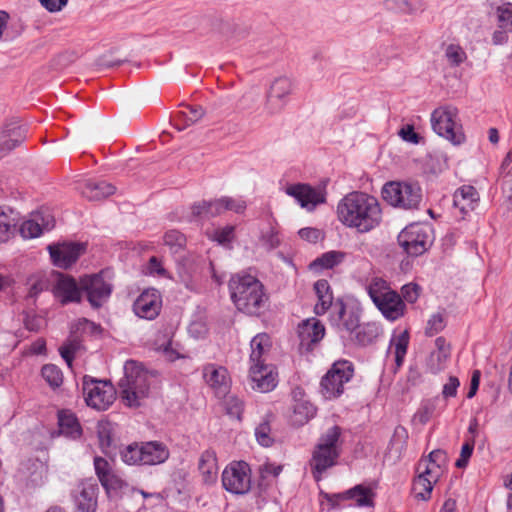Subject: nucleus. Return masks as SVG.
Instances as JSON below:
<instances>
[{
    "label": "nucleus",
    "instance_id": "obj_1",
    "mask_svg": "<svg viewBox=\"0 0 512 512\" xmlns=\"http://www.w3.org/2000/svg\"><path fill=\"white\" fill-rule=\"evenodd\" d=\"M336 215L339 222L359 233H368L382 222V209L379 201L367 193L351 192L337 204Z\"/></svg>",
    "mask_w": 512,
    "mask_h": 512
},
{
    "label": "nucleus",
    "instance_id": "obj_2",
    "mask_svg": "<svg viewBox=\"0 0 512 512\" xmlns=\"http://www.w3.org/2000/svg\"><path fill=\"white\" fill-rule=\"evenodd\" d=\"M230 297L236 308L248 315H259L268 305L269 296L261 281L250 274H236L229 281Z\"/></svg>",
    "mask_w": 512,
    "mask_h": 512
},
{
    "label": "nucleus",
    "instance_id": "obj_3",
    "mask_svg": "<svg viewBox=\"0 0 512 512\" xmlns=\"http://www.w3.org/2000/svg\"><path fill=\"white\" fill-rule=\"evenodd\" d=\"M341 434L342 429L334 425L320 435L309 461L316 481L321 479L324 472L336 465L342 450Z\"/></svg>",
    "mask_w": 512,
    "mask_h": 512
},
{
    "label": "nucleus",
    "instance_id": "obj_4",
    "mask_svg": "<svg viewBox=\"0 0 512 512\" xmlns=\"http://www.w3.org/2000/svg\"><path fill=\"white\" fill-rule=\"evenodd\" d=\"M151 376L136 361L124 365V377L119 381L120 397L131 408L141 406L150 395Z\"/></svg>",
    "mask_w": 512,
    "mask_h": 512
},
{
    "label": "nucleus",
    "instance_id": "obj_5",
    "mask_svg": "<svg viewBox=\"0 0 512 512\" xmlns=\"http://www.w3.org/2000/svg\"><path fill=\"white\" fill-rule=\"evenodd\" d=\"M122 461L127 465H158L169 457L167 447L160 442L132 443L120 451Z\"/></svg>",
    "mask_w": 512,
    "mask_h": 512
},
{
    "label": "nucleus",
    "instance_id": "obj_6",
    "mask_svg": "<svg viewBox=\"0 0 512 512\" xmlns=\"http://www.w3.org/2000/svg\"><path fill=\"white\" fill-rule=\"evenodd\" d=\"M382 197L393 207L414 210L422 202V189L417 182L392 181L383 186Z\"/></svg>",
    "mask_w": 512,
    "mask_h": 512
},
{
    "label": "nucleus",
    "instance_id": "obj_7",
    "mask_svg": "<svg viewBox=\"0 0 512 512\" xmlns=\"http://www.w3.org/2000/svg\"><path fill=\"white\" fill-rule=\"evenodd\" d=\"M354 375V365L348 360L335 361L320 381V393L327 400L340 397Z\"/></svg>",
    "mask_w": 512,
    "mask_h": 512
},
{
    "label": "nucleus",
    "instance_id": "obj_8",
    "mask_svg": "<svg viewBox=\"0 0 512 512\" xmlns=\"http://www.w3.org/2000/svg\"><path fill=\"white\" fill-rule=\"evenodd\" d=\"M223 211L224 203L222 200L202 201L192 206V214L201 220L208 238L218 244L224 243V229L221 226Z\"/></svg>",
    "mask_w": 512,
    "mask_h": 512
},
{
    "label": "nucleus",
    "instance_id": "obj_9",
    "mask_svg": "<svg viewBox=\"0 0 512 512\" xmlns=\"http://www.w3.org/2000/svg\"><path fill=\"white\" fill-rule=\"evenodd\" d=\"M431 125L439 136L455 145L465 140L462 126L458 123V110L455 107L444 106L435 109L431 115Z\"/></svg>",
    "mask_w": 512,
    "mask_h": 512
},
{
    "label": "nucleus",
    "instance_id": "obj_10",
    "mask_svg": "<svg viewBox=\"0 0 512 512\" xmlns=\"http://www.w3.org/2000/svg\"><path fill=\"white\" fill-rule=\"evenodd\" d=\"M398 244L410 256L422 255L432 244L431 229L428 225L413 223L398 235Z\"/></svg>",
    "mask_w": 512,
    "mask_h": 512
},
{
    "label": "nucleus",
    "instance_id": "obj_11",
    "mask_svg": "<svg viewBox=\"0 0 512 512\" xmlns=\"http://www.w3.org/2000/svg\"><path fill=\"white\" fill-rule=\"evenodd\" d=\"M82 389L86 404L99 411L108 409L116 398V390L108 381L84 376Z\"/></svg>",
    "mask_w": 512,
    "mask_h": 512
},
{
    "label": "nucleus",
    "instance_id": "obj_12",
    "mask_svg": "<svg viewBox=\"0 0 512 512\" xmlns=\"http://www.w3.org/2000/svg\"><path fill=\"white\" fill-rule=\"evenodd\" d=\"M285 193L309 212L314 211L318 205L324 204L327 196L324 186L314 187L306 183L290 184L285 188Z\"/></svg>",
    "mask_w": 512,
    "mask_h": 512
},
{
    "label": "nucleus",
    "instance_id": "obj_13",
    "mask_svg": "<svg viewBox=\"0 0 512 512\" xmlns=\"http://www.w3.org/2000/svg\"><path fill=\"white\" fill-rule=\"evenodd\" d=\"M107 272L85 276L81 279V288L86 292L91 306L101 307L110 297L112 284L106 280Z\"/></svg>",
    "mask_w": 512,
    "mask_h": 512
},
{
    "label": "nucleus",
    "instance_id": "obj_14",
    "mask_svg": "<svg viewBox=\"0 0 512 512\" xmlns=\"http://www.w3.org/2000/svg\"><path fill=\"white\" fill-rule=\"evenodd\" d=\"M330 322L339 331H345L352 335L359 326L360 313L355 307L347 306L343 301L338 300L333 305Z\"/></svg>",
    "mask_w": 512,
    "mask_h": 512
},
{
    "label": "nucleus",
    "instance_id": "obj_15",
    "mask_svg": "<svg viewBox=\"0 0 512 512\" xmlns=\"http://www.w3.org/2000/svg\"><path fill=\"white\" fill-rule=\"evenodd\" d=\"M323 498L331 505L337 508L344 501L354 500L357 506H372L374 493L370 487L356 485L355 487L341 493H322Z\"/></svg>",
    "mask_w": 512,
    "mask_h": 512
},
{
    "label": "nucleus",
    "instance_id": "obj_16",
    "mask_svg": "<svg viewBox=\"0 0 512 512\" xmlns=\"http://www.w3.org/2000/svg\"><path fill=\"white\" fill-rule=\"evenodd\" d=\"M228 475L226 491L234 494H245L251 488V470L244 461L232 462L229 469L226 468Z\"/></svg>",
    "mask_w": 512,
    "mask_h": 512
},
{
    "label": "nucleus",
    "instance_id": "obj_17",
    "mask_svg": "<svg viewBox=\"0 0 512 512\" xmlns=\"http://www.w3.org/2000/svg\"><path fill=\"white\" fill-rule=\"evenodd\" d=\"M293 89L292 80L288 77L276 78L266 96V111L273 115L279 113L286 104V99Z\"/></svg>",
    "mask_w": 512,
    "mask_h": 512
},
{
    "label": "nucleus",
    "instance_id": "obj_18",
    "mask_svg": "<svg viewBox=\"0 0 512 512\" xmlns=\"http://www.w3.org/2000/svg\"><path fill=\"white\" fill-rule=\"evenodd\" d=\"M53 264L59 268L71 267L85 251V245L81 243L63 242L48 246Z\"/></svg>",
    "mask_w": 512,
    "mask_h": 512
},
{
    "label": "nucleus",
    "instance_id": "obj_19",
    "mask_svg": "<svg viewBox=\"0 0 512 512\" xmlns=\"http://www.w3.org/2000/svg\"><path fill=\"white\" fill-rule=\"evenodd\" d=\"M249 377L252 389L261 393L272 391L278 382L276 368L267 363L250 365Z\"/></svg>",
    "mask_w": 512,
    "mask_h": 512
},
{
    "label": "nucleus",
    "instance_id": "obj_20",
    "mask_svg": "<svg viewBox=\"0 0 512 512\" xmlns=\"http://www.w3.org/2000/svg\"><path fill=\"white\" fill-rule=\"evenodd\" d=\"M161 305L160 293L156 289H148L136 299L133 310L138 317L152 320L158 316Z\"/></svg>",
    "mask_w": 512,
    "mask_h": 512
},
{
    "label": "nucleus",
    "instance_id": "obj_21",
    "mask_svg": "<svg viewBox=\"0 0 512 512\" xmlns=\"http://www.w3.org/2000/svg\"><path fill=\"white\" fill-rule=\"evenodd\" d=\"M325 328L315 318L307 319L298 326L299 348L301 352H309L313 345L323 339Z\"/></svg>",
    "mask_w": 512,
    "mask_h": 512
},
{
    "label": "nucleus",
    "instance_id": "obj_22",
    "mask_svg": "<svg viewBox=\"0 0 512 512\" xmlns=\"http://www.w3.org/2000/svg\"><path fill=\"white\" fill-rule=\"evenodd\" d=\"M55 225L54 217L46 211L33 213L31 218L20 226V234L25 239L36 238L44 231H50Z\"/></svg>",
    "mask_w": 512,
    "mask_h": 512
},
{
    "label": "nucleus",
    "instance_id": "obj_23",
    "mask_svg": "<svg viewBox=\"0 0 512 512\" xmlns=\"http://www.w3.org/2000/svg\"><path fill=\"white\" fill-rule=\"evenodd\" d=\"M97 492L98 485L95 481L86 480L81 482L74 493L76 512H95Z\"/></svg>",
    "mask_w": 512,
    "mask_h": 512
},
{
    "label": "nucleus",
    "instance_id": "obj_24",
    "mask_svg": "<svg viewBox=\"0 0 512 512\" xmlns=\"http://www.w3.org/2000/svg\"><path fill=\"white\" fill-rule=\"evenodd\" d=\"M27 126L19 121L8 123L0 136V149L9 152L19 146L27 137Z\"/></svg>",
    "mask_w": 512,
    "mask_h": 512
},
{
    "label": "nucleus",
    "instance_id": "obj_25",
    "mask_svg": "<svg viewBox=\"0 0 512 512\" xmlns=\"http://www.w3.org/2000/svg\"><path fill=\"white\" fill-rule=\"evenodd\" d=\"M376 307L389 321H396L403 317L406 310V305L401 296L395 291L388 293L385 298H382V300L376 304Z\"/></svg>",
    "mask_w": 512,
    "mask_h": 512
},
{
    "label": "nucleus",
    "instance_id": "obj_26",
    "mask_svg": "<svg viewBox=\"0 0 512 512\" xmlns=\"http://www.w3.org/2000/svg\"><path fill=\"white\" fill-rule=\"evenodd\" d=\"M82 288L69 276L61 275L54 286V294L63 304L79 302Z\"/></svg>",
    "mask_w": 512,
    "mask_h": 512
},
{
    "label": "nucleus",
    "instance_id": "obj_27",
    "mask_svg": "<svg viewBox=\"0 0 512 512\" xmlns=\"http://www.w3.org/2000/svg\"><path fill=\"white\" fill-rule=\"evenodd\" d=\"M204 115V110L199 105L183 104L181 109L172 117V123L178 131L198 122Z\"/></svg>",
    "mask_w": 512,
    "mask_h": 512
},
{
    "label": "nucleus",
    "instance_id": "obj_28",
    "mask_svg": "<svg viewBox=\"0 0 512 512\" xmlns=\"http://www.w3.org/2000/svg\"><path fill=\"white\" fill-rule=\"evenodd\" d=\"M479 201L477 190L470 185H464L457 189L453 195V204L458 208L463 217L473 211Z\"/></svg>",
    "mask_w": 512,
    "mask_h": 512
},
{
    "label": "nucleus",
    "instance_id": "obj_29",
    "mask_svg": "<svg viewBox=\"0 0 512 512\" xmlns=\"http://www.w3.org/2000/svg\"><path fill=\"white\" fill-rule=\"evenodd\" d=\"M436 350L432 351L427 360V368L432 374L444 370L450 357V346L443 337L435 340Z\"/></svg>",
    "mask_w": 512,
    "mask_h": 512
},
{
    "label": "nucleus",
    "instance_id": "obj_30",
    "mask_svg": "<svg viewBox=\"0 0 512 512\" xmlns=\"http://www.w3.org/2000/svg\"><path fill=\"white\" fill-rule=\"evenodd\" d=\"M250 346V365L265 364L271 349L270 336L266 333H259L252 338Z\"/></svg>",
    "mask_w": 512,
    "mask_h": 512
},
{
    "label": "nucleus",
    "instance_id": "obj_31",
    "mask_svg": "<svg viewBox=\"0 0 512 512\" xmlns=\"http://www.w3.org/2000/svg\"><path fill=\"white\" fill-rule=\"evenodd\" d=\"M385 10L404 15H415L426 9L424 0H383Z\"/></svg>",
    "mask_w": 512,
    "mask_h": 512
},
{
    "label": "nucleus",
    "instance_id": "obj_32",
    "mask_svg": "<svg viewBox=\"0 0 512 512\" xmlns=\"http://www.w3.org/2000/svg\"><path fill=\"white\" fill-rule=\"evenodd\" d=\"M314 290L318 298L314 311L317 315H323L330 307L333 308L334 305L330 285L327 280L320 279L315 282Z\"/></svg>",
    "mask_w": 512,
    "mask_h": 512
},
{
    "label": "nucleus",
    "instance_id": "obj_33",
    "mask_svg": "<svg viewBox=\"0 0 512 512\" xmlns=\"http://www.w3.org/2000/svg\"><path fill=\"white\" fill-rule=\"evenodd\" d=\"M114 192L115 187L105 181L88 180L81 188L82 195L89 200H101Z\"/></svg>",
    "mask_w": 512,
    "mask_h": 512
},
{
    "label": "nucleus",
    "instance_id": "obj_34",
    "mask_svg": "<svg viewBox=\"0 0 512 512\" xmlns=\"http://www.w3.org/2000/svg\"><path fill=\"white\" fill-rule=\"evenodd\" d=\"M381 334V328L375 322H368L360 324L351 335L358 345L366 346L372 344Z\"/></svg>",
    "mask_w": 512,
    "mask_h": 512
},
{
    "label": "nucleus",
    "instance_id": "obj_35",
    "mask_svg": "<svg viewBox=\"0 0 512 512\" xmlns=\"http://www.w3.org/2000/svg\"><path fill=\"white\" fill-rule=\"evenodd\" d=\"M58 423L60 433L72 438L76 439L80 437L82 430L80 424L74 414L68 411H61L58 415Z\"/></svg>",
    "mask_w": 512,
    "mask_h": 512
},
{
    "label": "nucleus",
    "instance_id": "obj_36",
    "mask_svg": "<svg viewBox=\"0 0 512 512\" xmlns=\"http://www.w3.org/2000/svg\"><path fill=\"white\" fill-rule=\"evenodd\" d=\"M438 481H433V479L416 470V476L413 480V492L417 499L427 501L431 498V493L433 491L434 485Z\"/></svg>",
    "mask_w": 512,
    "mask_h": 512
},
{
    "label": "nucleus",
    "instance_id": "obj_37",
    "mask_svg": "<svg viewBox=\"0 0 512 512\" xmlns=\"http://www.w3.org/2000/svg\"><path fill=\"white\" fill-rule=\"evenodd\" d=\"M316 408L308 401L299 400L293 405L291 422L295 426H302L315 416Z\"/></svg>",
    "mask_w": 512,
    "mask_h": 512
},
{
    "label": "nucleus",
    "instance_id": "obj_38",
    "mask_svg": "<svg viewBox=\"0 0 512 512\" xmlns=\"http://www.w3.org/2000/svg\"><path fill=\"white\" fill-rule=\"evenodd\" d=\"M97 433L102 452L107 456H112L116 449L112 425L109 422L99 423Z\"/></svg>",
    "mask_w": 512,
    "mask_h": 512
},
{
    "label": "nucleus",
    "instance_id": "obj_39",
    "mask_svg": "<svg viewBox=\"0 0 512 512\" xmlns=\"http://www.w3.org/2000/svg\"><path fill=\"white\" fill-rule=\"evenodd\" d=\"M199 470L206 483H212L216 480L218 466L216 455L213 451H205L199 461Z\"/></svg>",
    "mask_w": 512,
    "mask_h": 512
},
{
    "label": "nucleus",
    "instance_id": "obj_40",
    "mask_svg": "<svg viewBox=\"0 0 512 512\" xmlns=\"http://www.w3.org/2000/svg\"><path fill=\"white\" fill-rule=\"evenodd\" d=\"M345 254L340 251H328L317 257L310 263V269L319 271L322 269H331L344 260Z\"/></svg>",
    "mask_w": 512,
    "mask_h": 512
},
{
    "label": "nucleus",
    "instance_id": "obj_41",
    "mask_svg": "<svg viewBox=\"0 0 512 512\" xmlns=\"http://www.w3.org/2000/svg\"><path fill=\"white\" fill-rule=\"evenodd\" d=\"M409 344V333L408 331H403L400 334L394 336L391 339L390 346L394 347V355H395V369L394 372H396L404 362V358L407 353V348Z\"/></svg>",
    "mask_w": 512,
    "mask_h": 512
},
{
    "label": "nucleus",
    "instance_id": "obj_42",
    "mask_svg": "<svg viewBox=\"0 0 512 512\" xmlns=\"http://www.w3.org/2000/svg\"><path fill=\"white\" fill-rule=\"evenodd\" d=\"M16 231V218L0 207V242H6Z\"/></svg>",
    "mask_w": 512,
    "mask_h": 512
},
{
    "label": "nucleus",
    "instance_id": "obj_43",
    "mask_svg": "<svg viewBox=\"0 0 512 512\" xmlns=\"http://www.w3.org/2000/svg\"><path fill=\"white\" fill-rule=\"evenodd\" d=\"M392 291L386 281L380 278L373 279L367 287V292L375 305Z\"/></svg>",
    "mask_w": 512,
    "mask_h": 512
},
{
    "label": "nucleus",
    "instance_id": "obj_44",
    "mask_svg": "<svg viewBox=\"0 0 512 512\" xmlns=\"http://www.w3.org/2000/svg\"><path fill=\"white\" fill-rule=\"evenodd\" d=\"M244 407V401L238 396L232 395L226 399V414L237 423L242 421Z\"/></svg>",
    "mask_w": 512,
    "mask_h": 512
},
{
    "label": "nucleus",
    "instance_id": "obj_45",
    "mask_svg": "<svg viewBox=\"0 0 512 512\" xmlns=\"http://www.w3.org/2000/svg\"><path fill=\"white\" fill-rule=\"evenodd\" d=\"M443 469L444 467L432 462L426 457H422L417 463V471H420L430 476L433 479V481H439L443 473Z\"/></svg>",
    "mask_w": 512,
    "mask_h": 512
},
{
    "label": "nucleus",
    "instance_id": "obj_46",
    "mask_svg": "<svg viewBox=\"0 0 512 512\" xmlns=\"http://www.w3.org/2000/svg\"><path fill=\"white\" fill-rule=\"evenodd\" d=\"M42 377L51 387H59L63 382L62 371L54 364H46L42 368Z\"/></svg>",
    "mask_w": 512,
    "mask_h": 512
},
{
    "label": "nucleus",
    "instance_id": "obj_47",
    "mask_svg": "<svg viewBox=\"0 0 512 512\" xmlns=\"http://www.w3.org/2000/svg\"><path fill=\"white\" fill-rule=\"evenodd\" d=\"M203 375L207 384L212 387L216 393H220L224 376L220 373L219 369L210 364L204 368Z\"/></svg>",
    "mask_w": 512,
    "mask_h": 512
},
{
    "label": "nucleus",
    "instance_id": "obj_48",
    "mask_svg": "<svg viewBox=\"0 0 512 512\" xmlns=\"http://www.w3.org/2000/svg\"><path fill=\"white\" fill-rule=\"evenodd\" d=\"M28 297L36 298L41 292L48 288V281L42 274L32 275L27 280Z\"/></svg>",
    "mask_w": 512,
    "mask_h": 512
},
{
    "label": "nucleus",
    "instance_id": "obj_49",
    "mask_svg": "<svg viewBox=\"0 0 512 512\" xmlns=\"http://www.w3.org/2000/svg\"><path fill=\"white\" fill-rule=\"evenodd\" d=\"M498 26L505 32H512V4L507 3L497 8Z\"/></svg>",
    "mask_w": 512,
    "mask_h": 512
},
{
    "label": "nucleus",
    "instance_id": "obj_50",
    "mask_svg": "<svg viewBox=\"0 0 512 512\" xmlns=\"http://www.w3.org/2000/svg\"><path fill=\"white\" fill-rule=\"evenodd\" d=\"M505 169L501 168V189L507 209H512V167L507 172Z\"/></svg>",
    "mask_w": 512,
    "mask_h": 512
},
{
    "label": "nucleus",
    "instance_id": "obj_51",
    "mask_svg": "<svg viewBox=\"0 0 512 512\" xmlns=\"http://www.w3.org/2000/svg\"><path fill=\"white\" fill-rule=\"evenodd\" d=\"M255 436L258 443L264 447H270L274 439L271 435L270 421L264 419L255 429Z\"/></svg>",
    "mask_w": 512,
    "mask_h": 512
},
{
    "label": "nucleus",
    "instance_id": "obj_52",
    "mask_svg": "<svg viewBox=\"0 0 512 512\" xmlns=\"http://www.w3.org/2000/svg\"><path fill=\"white\" fill-rule=\"evenodd\" d=\"M100 483L109 495L118 494L127 487V483L114 472L108 475L107 478H104Z\"/></svg>",
    "mask_w": 512,
    "mask_h": 512
},
{
    "label": "nucleus",
    "instance_id": "obj_53",
    "mask_svg": "<svg viewBox=\"0 0 512 512\" xmlns=\"http://www.w3.org/2000/svg\"><path fill=\"white\" fill-rule=\"evenodd\" d=\"M445 57L451 66H459L467 56L464 49L456 44H449L445 49Z\"/></svg>",
    "mask_w": 512,
    "mask_h": 512
},
{
    "label": "nucleus",
    "instance_id": "obj_54",
    "mask_svg": "<svg viewBox=\"0 0 512 512\" xmlns=\"http://www.w3.org/2000/svg\"><path fill=\"white\" fill-rule=\"evenodd\" d=\"M164 243L169 246L172 252L176 253L186 244L185 236L177 230H170L164 235Z\"/></svg>",
    "mask_w": 512,
    "mask_h": 512
},
{
    "label": "nucleus",
    "instance_id": "obj_55",
    "mask_svg": "<svg viewBox=\"0 0 512 512\" xmlns=\"http://www.w3.org/2000/svg\"><path fill=\"white\" fill-rule=\"evenodd\" d=\"M474 444V438H469L465 441L461 448L460 457L455 463L456 467L465 468L468 465L469 459L474 450Z\"/></svg>",
    "mask_w": 512,
    "mask_h": 512
},
{
    "label": "nucleus",
    "instance_id": "obj_56",
    "mask_svg": "<svg viewBox=\"0 0 512 512\" xmlns=\"http://www.w3.org/2000/svg\"><path fill=\"white\" fill-rule=\"evenodd\" d=\"M407 438H408L407 430L403 426L399 425L394 429V433H393L392 439L390 441V444L392 447H396V449L399 452H401L406 445Z\"/></svg>",
    "mask_w": 512,
    "mask_h": 512
},
{
    "label": "nucleus",
    "instance_id": "obj_57",
    "mask_svg": "<svg viewBox=\"0 0 512 512\" xmlns=\"http://www.w3.org/2000/svg\"><path fill=\"white\" fill-rule=\"evenodd\" d=\"M445 327L444 318L440 313L433 314L427 322L426 334L433 336Z\"/></svg>",
    "mask_w": 512,
    "mask_h": 512
},
{
    "label": "nucleus",
    "instance_id": "obj_58",
    "mask_svg": "<svg viewBox=\"0 0 512 512\" xmlns=\"http://www.w3.org/2000/svg\"><path fill=\"white\" fill-rule=\"evenodd\" d=\"M78 348V343L76 340H69L68 342L64 343L60 348L59 352L61 357L65 360V362L71 366L74 353Z\"/></svg>",
    "mask_w": 512,
    "mask_h": 512
},
{
    "label": "nucleus",
    "instance_id": "obj_59",
    "mask_svg": "<svg viewBox=\"0 0 512 512\" xmlns=\"http://www.w3.org/2000/svg\"><path fill=\"white\" fill-rule=\"evenodd\" d=\"M94 467L100 482H102L104 478H107L108 475H110L113 472L111 470L109 462L102 457L94 458Z\"/></svg>",
    "mask_w": 512,
    "mask_h": 512
},
{
    "label": "nucleus",
    "instance_id": "obj_60",
    "mask_svg": "<svg viewBox=\"0 0 512 512\" xmlns=\"http://www.w3.org/2000/svg\"><path fill=\"white\" fill-rule=\"evenodd\" d=\"M420 286L416 283H408L401 288L403 298L409 302L414 303L417 301L420 294Z\"/></svg>",
    "mask_w": 512,
    "mask_h": 512
},
{
    "label": "nucleus",
    "instance_id": "obj_61",
    "mask_svg": "<svg viewBox=\"0 0 512 512\" xmlns=\"http://www.w3.org/2000/svg\"><path fill=\"white\" fill-rule=\"evenodd\" d=\"M298 234L302 239H304L310 243H317L320 239L323 238V234H322L321 230H319L317 228H311V227H306V228L300 229Z\"/></svg>",
    "mask_w": 512,
    "mask_h": 512
},
{
    "label": "nucleus",
    "instance_id": "obj_62",
    "mask_svg": "<svg viewBox=\"0 0 512 512\" xmlns=\"http://www.w3.org/2000/svg\"><path fill=\"white\" fill-rule=\"evenodd\" d=\"M246 207V202L242 198L226 197V210L233 211L237 214H243Z\"/></svg>",
    "mask_w": 512,
    "mask_h": 512
},
{
    "label": "nucleus",
    "instance_id": "obj_63",
    "mask_svg": "<svg viewBox=\"0 0 512 512\" xmlns=\"http://www.w3.org/2000/svg\"><path fill=\"white\" fill-rule=\"evenodd\" d=\"M460 382L457 377L450 376L448 382L443 386L442 394L445 398L455 397Z\"/></svg>",
    "mask_w": 512,
    "mask_h": 512
},
{
    "label": "nucleus",
    "instance_id": "obj_64",
    "mask_svg": "<svg viewBox=\"0 0 512 512\" xmlns=\"http://www.w3.org/2000/svg\"><path fill=\"white\" fill-rule=\"evenodd\" d=\"M399 135L406 142H410V143H413V144H418L419 143L420 137L414 131V128L411 125H407V126L403 127L399 131Z\"/></svg>",
    "mask_w": 512,
    "mask_h": 512
}]
</instances>
